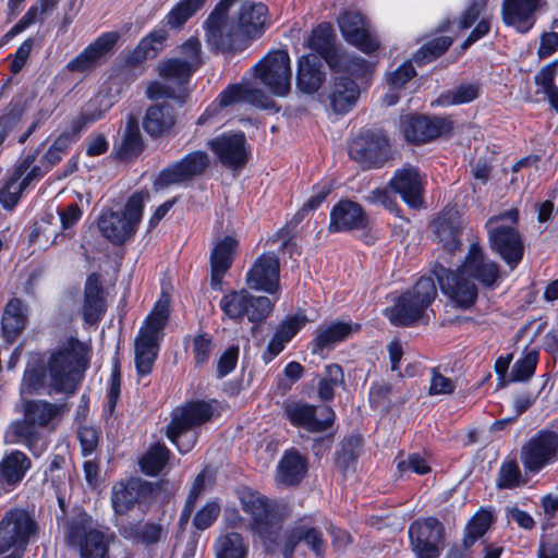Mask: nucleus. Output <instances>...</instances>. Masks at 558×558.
I'll return each instance as SVG.
<instances>
[{
  "label": "nucleus",
  "instance_id": "obj_2",
  "mask_svg": "<svg viewBox=\"0 0 558 558\" xmlns=\"http://www.w3.org/2000/svg\"><path fill=\"white\" fill-rule=\"evenodd\" d=\"M22 417L13 420L7 427L9 444L23 445L34 457H40L48 448L41 429L47 428L64 413V404L44 399H27L21 404Z\"/></svg>",
  "mask_w": 558,
  "mask_h": 558
},
{
  "label": "nucleus",
  "instance_id": "obj_9",
  "mask_svg": "<svg viewBox=\"0 0 558 558\" xmlns=\"http://www.w3.org/2000/svg\"><path fill=\"white\" fill-rule=\"evenodd\" d=\"M234 0H220L204 23L207 44L211 51L234 54L244 50L239 29L228 22V12Z\"/></svg>",
  "mask_w": 558,
  "mask_h": 558
},
{
  "label": "nucleus",
  "instance_id": "obj_53",
  "mask_svg": "<svg viewBox=\"0 0 558 558\" xmlns=\"http://www.w3.org/2000/svg\"><path fill=\"white\" fill-rule=\"evenodd\" d=\"M93 518L84 509H78L69 520H65V538L70 546L75 547L94 531Z\"/></svg>",
  "mask_w": 558,
  "mask_h": 558
},
{
  "label": "nucleus",
  "instance_id": "obj_60",
  "mask_svg": "<svg viewBox=\"0 0 558 558\" xmlns=\"http://www.w3.org/2000/svg\"><path fill=\"white\" fill-rule=\"evenodd\" d=\"M121 395V364L116 355L112 360L109 386L107 389V403L104 407L106 420L114 416L116 408Z\"/></svg>",
  "mask_w": 558,
  "mask_h": 558
},
{
  "label": "nucleus",
  "instance_id": "obj_13",
  "mask_svg": "<svg viewBox=\"0 0 558 558\" xmlns=\"http://www.w3.org/2000/svg\"><path fill=\"white\" fill-rule=\"evenodd\" d=\"M290 56L284 49H277L264 56L255 65V76L278 97H284L291 89Z\"/></svg>",
  "mask_w": 558,
  "mask_h": 558
},
{
  "label": "nucleus",
  "instance_id": "obj_14",
  "mask_svg": "<svg viewBox=\"0 0 558 558\" xmlns=\"http://www.w3.org/2000/svg\"><path fill=\"white\" fill-rule=\"evenodd\" d=\"M318 407L304 400L287 399L282 403V415L295 428L312 434L330 429L337 420V414L330 405L323 408V417L317 416Z\"/></svg>",
  "mask_w": 558,
  "mask_h": 558
},
{
  "label": "nucleus",
  "instance_id": "obj_51",
  "mask_svg": "<svg viewBox=\"0 0 558 558\" xmlns=\"http://www.w3.org/2000/svg\"><path fill=\"white\" fill-rule=\"evenodd\" d=\"M481 95V84L478 82L462 83L453 89L442 92L435 104L439 107H450L470 104Z\"/></svg>",
  "mask_w": 558,
  "mask_h": 558
},
{
  "label": "nucleus",
  "instance_id": "obj_28",
  "mask_svg": "<svg viewBox=\"0 0 558 558\" xmlns=\"http://www.w3.org/2000/svg\"><path fill=\"white\" fill-rule=\"evenodd\" d=\"M120 34L118 32H106L99 35L93 43L86 46L75 58L70 60L65 69L69 72L83 73L93 70L101 58L109 53L118 40Z\"/></svg>",
  "mask_w": 558,
  "mask_h": 558
},
{
  "label": "nucleus",
  "instance_id": "obj_18",
  "mask_svg": "<svg viewBox=\"0 0 558 558\" xmlns=\"http://www.w3.org/2000/svg\"><path fill=\"white\" fill-rule=\"evenodd\" d=\"M521 461L526 472L537 474L558 461V434L542 428L522 447Z\"/></svg>",
  "mask_w": 558,
  "mask_h": 558
},
{
  "label": "nucleus",
  "instance_id": "obj_30",
  "mask_svg": "<svg viewBox=\"0 0 558 558\" xmlns=\"http://www.w3.org/2000/svg\"><path fill=\"white\" fill-rule=\"evenodd\" d=\"M28 324V306L20 298H11L4 305L0 322L3 343L12 345L22 336Z\"/></svg>",
  "mask_w": 558,
  "mask_h": 558
},
{
  "label": "nucleus",
  "instance_id": "obj_32",
  "mask_svg": "<svg viewBox=\"0 0 558 558\" xmlns=\"http://www.w3.org/2000/svg\"><path fill=\"white\" fill-rule=\"evenodd\" d=\"M32 468L28 456L14 449L0 460V496L13 492Z\"/></svg>",
  "mask_w": 558,
  "mask_h": 558
},
{
  "label": "nucleus",
  "instance_id": "obj_52",
  "mask_svg": "<svg viewBox=\"0 0 558 558\" xmlns=\"http://www.w3.org/2000/svg\"><path fill=\"white\" fill-rule=\"evenodd\" d=\"M135 369L140 377L149 375L160 350L159 342H153L142 338H135Z\"/></svg>",
  "mask_w": 558,
  "mask_h": 558
},
{
  "label": "nucleus",
  "instance_id": "obj_55",
  "mask_svg": "<svg viewBox=\"0 0 558 558\" xmlns=\"http://www.w3.org/2000/svg\"><path fill=\"white\" fill-rule=\"evenodd\" d=\"M216 558H246L248 547L238 532H229L215 543Z\"/></svg>",
  "mask_w": 558,
  "mask_h": 558
},
{
  "label": "nucleus",
  "instance_id": "obj_25",
  "mask_svg": "<svg viewBox=\"0 0 558 558\" xmlns=\"http://www.w3.org/2000/svg\"><path fill=\"white\" fill-rule=\"evenodd\" d=\"M425 184L420 168L411 165L397 169L389 181L390 189L411 209L424 206Z\"/></svg>",
  "mask_w": 558,
  "mask_h": 558
},
{
  "label": "nucleus",
  "instance_id": "obj_7",
  "mask_svg": "<svg viewBox=\"0 0 558 558\" xmlns=\"http://www.w3.org/2000/svg\"><path fill=\"white\" fill-rule=\"evenodd\" d=\"M348 155L361 170L383 169L393 159L390 138L383 129L362 128L348 143Z\"/></svg>",
  "mask_w": 558,
  "mask_h": 558
},
{
  "label": "nucleus",
  "instance_id": "obj_38",
  "mask_svg": "<svg viewBox=\"0 0 558 558\" xmlns=\"http://www.w3.org/2000/svg\"><path fill=\"white\" fill-rule=\"evenodd\" d=\"M114 100L108 93H97L81 108L78 114L71 121L70 128L73 134H81L88 125L104 119L113 107Z\"/></svg>",
  "mask_w": 558,
  "mask_h": 558
},
{
  "label": "nucleus",
  "instance_id": "obj_4",
  "mask_svg": "<svg viewBox=\"0 0 558 558\" xmlns=\"http://www.w3.org/2000/svg\"><path fill=\"white\" fill-rule=\"evenodd\" d=\"M520 213L513 207L490 217L485 228L490 251L511 269H515L524 257L525 245L518 229Z\"/></svg>",
  "mask_w": 558,
  "mask_h": 558
},
{
  "label": "nucleus",
  "instance_id": "obj_19",
  "mask_svg": "<svg viewBox=\"0 0 558 558\" xmlns=\"http://www.w3.org/2000/svg\"><path fill=\"white\" fill-rule=\"evenodd\" d=\"M303 521L304 519H300L283 530L278 551L282 558H294L300 544H304L316 558H324L327 543L323 531L318 526L305 524Z\"/></svg>",
  "mask_w": 558,
  "mask_h": 558
},
{
  "label": "nucleus",
  "instance_id": "obj_31",
  "mask_svg": "<svg viewBox=\"0 0 558 558\" xmlns=\"http://www.w3.org/2000/svg\"><path fill=\"white\" fill-rule=\"evenodd\" d=\"M175 124V110L167 101L148 106L142 119L144 132L153 140L170 136Z\"/></svg>",
  "mask_w": 558,
  "mask_h": 558
},
{
  "label": "nucleus",
  "instance_id": "obj_10",
  "mask_svg": "<svg viewBox=\"0 0 558 558\" xmlns=\"http://www.w3.org/2000/svg\"><path fill=\"white\" fill-rule=\"evenodd\" d=\"M327 230L331 234L361 231L360 240L365 245H374L377 241L369 216L360 203L350 198H341L332 206Z\"/></svg>",
  "mask_w": 558,
  "mask_h": 558
},
{
  "label": "nucleus",
  "instance_id": "obj_12",
  "mask_svg": "<svg viewBox=\"0 0 558 558\" xmlns=\"http://www.w3.org/2000/svg\"><path fill=\"white\" fill-rule=\"evenodd\" d=\"M37 531L38 524L27 510L9 509L0 520V555L13 549L12 553H21L23 557Z\"/></svg>",
  "mask_w": 558,
  "mask_h": 558
},
{
  "label": "nucleus",
  "instance_id": "obj_43",
  "mask_svg": "<svg viewBox=\"0 0 558 558\" xmlns=\"http://www.w3.org/2000/svg\"><path fill=\"white\" fill-rule=\"evenodd\" d=\"M114 156L120 161L137 159L145 150V143L140 130V122L134 116L126 120L119 144H114Z\"/></svg>",
  "mask_w": 558,
  "mask_h": 558
},
{
  "label": "nucleus",
  "instance_id": "obj_44",
  "mask_svg": "<svg viewBox=\"0 0 558 558\" xmlns=\"http://www.w3.org/2000/svg\"><path fill=\"white\" fill-rule=\"evenodd\" d=\"M98 228L101 234L114 245L124 244L136 232L120 211L112 209L100 215Z\"/></svg>",
  "mask_w": 558,
  "mask_h": 558
},
{
  "label": "nucleus",
  "instance_id": "obj_34",
  "mask_svg": "<svg viewBox=\"0 0 558 558\" xmlns=\"http://www.w3.org/2000/svg\"><path fill=\"white\" fill-rule=\"evenodd\" d=\"M539 0H504L501 19L505 25L513 27L520 34L529 33L534 24V13Z\"/></svg>",
  "mask_w": 558,
  "mask_h": 558
},
{
  "label": "nucleus",
  "instance_id": "obj_61",
  "mask_svg": "<svg viewBox=\"0 0 558 558\" xmlns=\"http://www.w3.org/2000/svg\"><path fill=\"white\" fill-rule=\"evenodd\" d=\"M75 547L80 548L82 558H107L109 544L105 534L99 530H94L87 534L81 544Z\"/></svg>",
  "mask_w": 558,
  "mask_h": 558
},
{
  "label": "nucleus",
  "instance_id": "obj_56",
  "mask_svg": "<svg viewBox=\"0 0 558 558\" xmlns=\"http://www.w3.org/2000/svg\"><path fill=\"white\" fill-rule=\"evenodd\" d=\"M206 0H180L165 16L161 23L171 28H181L201 8Z\"/></svg>",
  "mask_w": 558,
  "mask_h": 558
},
{
  "label": "nucleus",
  "instance_id": "obj_16",
  "mask_svg": "<svg viewBox=\"0 0 558 558\" xmlns=\"http://www.w3.org/2000/svg\"><path fill=\"white\" fill-rule=\"evenodd\" d=\"M210 157L205 150L196 149L161 169L154 181L156 189H166L193 181L206 173Z\"/></svg>",
  "mask_w": 558,
  "mask_h": 558
},
{
  "label": "nucleus",
  "instance_id": "obj_11",
  "mask_svg": "<svg viewBox=\"0 0 558 558\" xmlns=\"http://www.w3.org/2000/svg\"><path fill=\"white\" fill-rule=\"evenodd\" d=\"M400 129L407 143L421 146L439 137L450 136L454 130L451 117L412 112L400 120Z\"/></svg>",
  "mask_w": 558,
  "mask_h": 558
},
{
  "label": "nucleus",
  "instance_id": "obj_58",
  "mask_svg": "<svg viewBox=\"0 0 558 558\" xmlns=\"http://www.w3.org/2000/svg\"><path fill=\"white\" fill-rule=\"evenodd\" d=\"M493 523V515L489 511H477L465 524L463 531V543L465 546H474L489 530Z\"/></svg>",
  "mask_w": 558,
  "mask_h": 558
},
{
  "label": "nucleus",
  "instance_id": "obj_63",
  "mask_svg": "<svg viewBox=\"0 0 558 558\" xmlns=\"http://www.w3.org/2000/svg\"><path fill=\"white\" fill-rule=\"evenodd\" d=\"M539 360V352L531 350L523 353V356L515 361L512 366V379L517 381H526L535 374L537 363Z\"/></svg>",
  "mask_w": 558,
  "mask_h": 558
},
{
  "label": "nucleus",
  "instance_id": "obj_42",
  "mask_svg": "<svg viewBox=\"0 0 558 558\" xmlns=\"http://www.w3.org/2000/svg\"><path fill=\"white\" fill-rule=\"evenodd\" d=\"M308 47L323 59L328 68L337 64V58L342 51L336 45V34L330 23L323 22L314 27L308 38Z\"/></svg>",
  "mask_w": 558,
  "mask_h": 558
},
{
  "label": "nucleus",
  "instance_id": "obj_6",
  "mask_svg": "<svg viewBox=\"0 0 558 558\" xmlns=\"http://www.w3.org/2000/svg\"><path fill=\"white\" fill-rule=\"evenodd\" d=\"M437 298V286L432 276H422L411 288L395 299L385 315L396 327H412L426 316Z\"/></svg>",
  "mask_w": 558,
  "mask_h": 558
},
{
  "label": "nucleus",
  "instance_id": "obj_37",
  "mask_svg": "<svg viewBox=\"0 0 558 558\" xmlns=\"http://www.w3.org/2000/svg\"><path fill=\"white\" fill-rule=\"evenodd\" d=\"M168 37L169 33L163 26L154 28L125 56V64L136 68L148 59H155L163 50Z\"/></svg>",
  "mask_w": 558,
  "mask_h": 558
},
{
  "label": "nucleus",
  "instance_id": "obj_49",
  "mask_svg": "<svg viewBox=\"0 0 558 558\" xmlns=\"http://www.w3.org/2000/svg\"><path fill=\"white\" fill-rule=\"evenodd\" d=\"M170 449L161 441L151 444L138 460V466L146 476H158L168 465Z\"/></svg>",
  "mask_w": 558,
  "mask_h": 558
},
{
  "label": "nucleus",
  "instance_id": "obj_26",
  "mask_svg": "<svg viewBox=\"0 0 558 558\" xmlns=\"http://www.w3.org/2000/svg\"><path fill=\"white\" fill-rule=\"evenodd\" d=\"M238 250L239 241L232 235H225L211 248L209 265L213 291H223L225 277L233 265Z\"/></svg>",
  "mask_w": 558,
  "mask_h": 558
},
{
  "label": "nucleus",
  "instance_id": "obj_20",
  "mask_svg": "<svg viewBox=\"0 0 558 558\" xmlns=\"http://www.w3.org/2000/svg\"><path fill=\"white\" fill-rule=\"evenodd\" d=\"M207 147L226 168L239 170L251 156L244 132H223L207 142Z\"/></svg>",
  "mask_w": 558,
  "mask_h": 558
},
{
  "label": "nucleus",
  "instance_id": "obj_40",
  "mask_svg": "<svg viewBox=\"0 0 558 558\" xmlns=\"http://www.w3.org/2000/svg\"><path fill=\"white\" fill-rule=\"evenodd\" d=\"M326 81V73L318 56L305 54L298 60L296 87L306 95H313Z\"/></svg>",
  "mask_w": 558,
  "mask_h": 558
},
{
  "label": "nucleus",
  "instance_id": "obj_35",
  "mask_svg": "<svg viewBox=\"0 0 558 558\" xmlns=\"http://www.w3.org/2000/svg\"><path fill=\"white\" fill-rule=\"evenodd\" d=\"M219 107L226 108L240 101H246L260 109H274L276 102L259 88L240 83L229 84L217 97Z\"/></svg>",
  "mask_w": 558,
  "mask_h": 558
},
{
  "label": "nucleus",
  "instance_id": "obj_23",
  "mask_svg": "<svg viewBox=\"0 0 558 558\" xmlns=\"http://www.w3.org/2000/svg\"><path fill=\"white\" fill-rule=\"evenodd\" d=\"M245 284L253 291L275 295L280 291V262L275 253L260 254L245 274Z\"/></svg>",
  "mask_w": 558,
  "mask_h": 558
},
{
  "label": "nucleus",
  "instance_id": "obj_15",
  "mask_svg": "<svg viewBox=\"0 0 558 558\" xmlns=\"http://www.w3.org/2000/svg\"><path fill=\"white\" fill-rule=\"evenodd\" d=\"M410 547L416 558H439L445 541V525L436 517L414 520L408 530Z\"/></svg>",
  "mask_w": 558,
  "mask_h": 558
},
{
  "label": "nucleus",
  "instance_id": "obj_5",
  "mask_svg": "<svg viewBox=\"0 0 558 558\" xmlns=\"http://www.w3.org/2000/svg\"><path fill=\"white\" fill-rule=\"evenodd\" d=\"M215 401L191 400L172 411L171 421L166 428V437L181 454L190 452L195 447L198 434L191 430L213 418Z\"/></svg>",
  "mask_w": 558,
  "mask_h": 558
},
{
  "label": "nucleus",
  "instance_id": "obj_27",
  "mask_svg": "<svg viewBox=\"0 0 558 558\" xmlns=\"http://www.w3.org/2000/svg\"><path fill=\"white\" fill-rule=\"evenodd\" d=\"M108 308L107 293L99 272L86 277L83 293L82 317L85 324L97 326Z\"/></svg>",
  "mask_w": 558,
  "mask_h": 558
},
{
  "label": "nucleus",
  "instance_id": "obj_62",
  "mask_svg": "<svg viewBox=\"0 0 558 558\" xmlns=\"http://www.w3.org/2000/svg\"><path fill=\"white\" fill-rule=\"evenodd\" d=\"M215 343L210 333L202 331L192 339V353L194 368H202L206 365L214 352Z\"/></svg>",
  "mask_w": 558,
  "mask_h": 558
},
{
  "label": "nucleus",
  "instance_id": "obj_54",
  "mask_svg": "<svg viewBox=\"0 0 558 558\" xmlns=\"http://www.w3.org/2000/svg\"><path fill=\"white\" fill-rule=\"evenodd\" d=\"M453 43L450 36H438L423 44L413 54L412 60L418 66L426 65L444 56Z\"/></svg>",
  "mask_w": 558,
  "mask_h": 558
},
{
  "label": "nucleus",
  "instance_id": "obj_24",
  "mask_svg": "<svg viewBox=\"0 0 558 558\" xmlns=\"http://www.w3.org/2000/svg\"><path fill=\"white\" fill-rule=\"evenodd\" d=\"M338 27L344 40L365 54L380 48V43L366 27V17L357 11L345 10L338 17Z\"/></svg>",
  "mask_w": 558,
  "mask_h": 558
},
{
  "label": "nucleus",
  "instance_id": "obj_47",
  "mask_svg": "<svg viewBox=\"0 0 558 558\" xmlns=\"http://www.w3.org/2000/svg\"><path fill=\"white\" fill-rule=\"evenodd\" d=\"M307 472V460L296 450L286 451L278 463V481L298 486Z\"/></svg>",
  "mask_w": 558,
  "mask_h": 558
},
{
  "label": "nucleus",
  "instance_id": "obj_3",
  "mask_svg": "<svg viewBox=\"0 0 558 558\" xmlns=\"http://www.w3.org/2000/svg\"><path fill=\"white\" fill-rule=\"evenodd\" d=\"M242 510L250 517V526L268 555L279 551L286 520L284 508L257 490L244 488L240 495Z\"/></svg>",
  "mask_w": 558,
  "mask_h": 558
},
{
  "label": "nucleus",
  "instance_id": "obj_36",
  "mask_svg": "<svg viewBox=\"0 0 558 558\" xmlns=\"http://www.w3.org/2000/svg\"><path fill=\"white\" fill-rule=\"evenodd\" d=\"M120 534L133 544L150 547L167 538L168 529L160 520H140L124 524Z\"/></svg>",
  "mask_w": 558,
  "mask_h": 558
},
{
  "label": "nucleus",
  "instance_id": "obj_39",
  "mask_svg": "<svg viewBox=\"0 0 558 558\" xmlns=\"http://www.w3.org/2000/svg\"><path fill=\"white\" fill-rule=\"evenodd\" d=\"M433 231L436 241L442 245V248L453 254L462 246V229L459 217L451 211H444L433 220Z\"/></svg>",
  "mask_w": 558,
  "mask_h": 558
},
{
  "label": "nucleus",
  "instance_id": "obj_17",
  "mask_svg": "<svg viewBox=\"0 0 558 558\" xmlns=\"http://www.w3.org/2000/svg\"><path fill=\"white\" fill-rule=\"evenodd\" d=\"M430 271L432 277L437 280L440 291L457 307L468 310L475 304L478 298L477 286L465 275H462V271L454 272L438 262L434 264Z\"/></svg>",
  "mask_w": 558,
  "mask_h": 558
},
{
  "label": "nucleus",
  "instance_id": "obj_46",
  "mask_svg": "<svg viewBox=\"0 0 558 558\" xmlns=\"http://www.w3.org/2000/svg\"><path fill=\"white\" fill-rule=\"evenodd\" d=\"M363 446L364 438L360 434L347 435L340 441L339 449L335 452V465L342 475L355 472Z\"/></svg>",
  "mask_w": 558,
  "mask_h": 558
},
{
  "label": "nucleus",
  "instance_id": "obj_8",
  "mask_svg": "<svg viewBox=\"0 0 558 558\" xmlns=\"http://www.w3.org/2000/svg\"><path fill=\"white\" fill-rule=\"evenodd\" d=\"M247 288L232 289L225 293L219 301L223 316L234 323L246 318L253 328L259 327L271 315L279 296L271 300L266 295H254Z\"/></svg>",
  "mask_w": 558,
  "mask_h": 558
},
{
  "label": "nucleus",
  "instance_id": "obj_57",
  "mask_svg": "<svg viewBox=\"0 0 558 558\" xmlns=\"http://www.w3.org/2000/svg\"><path fill=\"white\" fill-rule=\"evenodd\" d=\"M190 61L181 58H170L162 62L159 75L166 80H175L179 85H185L194 74Z\"/></svg>",
  "mask_w": 558,
  "mask_h": 558
},
{
  "label": "nucleus",
  "instance_id": "obj_21",
  "mask_svg": "<svg viewBox=\"0 0 558 558\" xmlns=\"http://www.w3.org/2000/svg\"><path fill=\"white\" fill-rule=\"evenodd\" d=\"M462 275L484 289H495L501 279L500 265L488 258L483 247L474 242L470 245L461 266Z\"/></svg>",
  "mask_w": 558,
  "mask_h": 558
},
{
  "label": "nucleus",
  "instance_id": "obj_29",
  "mask_svg": "<svg viewBox=\"0 0 558 558\" xmlns=\"http://www.w3.org/2000/svg\"><path fill=\"white\" fill-rule=\"evenodd\" d=\"M268 15V8L266 4L258 2L245 1L242 3L236 28L239 29L241 39L244 45V50L247 48L250 41L262 37L266 31V17Z\"/></svg>",
  "mask_w": 558,
  "mask_h": 558
},
{
  "label": "nucleus",
  "instance_id": "obj_50",
  "mask_svg": "<svg viewBox=\"0 0 558 558\" xmlns=\"http://www.w3.org/2000/svg\"><path fill=\"white\" fill-rule=\"evenodd\" d=\"M345 385L343 367L338 363L325 365L324 374L317 383V398L323 403L333 401L337 388H343Z\"/></svg>",
  "mask_w": 558,
  "mask_h": 558
},
{
  "label": "nucleus",
  "instance_id": "obj_22",
  "mask_svg": "<svg viewBox=\"0 0 558 558\" xmlns=\"http://www.w3.org/2000/svg\"><path fill=\"white\" fill-rule=\"evenodd\" d=\"M155 493V485L138 477L116 482L111 488V507L118 515H126L136 505L145 502Z\"/></svg>",
  "mask_w": 558,
  "mask_h": 558
},
{
  "label": "nucleus",
  "instance_id": "obj_1",
  "mask_svg": "<svg viewBox=\"0 0 558 558\" xmlns=\"http://www.w3.org/2000/svg\"><path fill=\"white\" fill-rule=\"evenodd\" d=\"M89 348L76 337H69L50 353L47 363L41 356L28 362L23 383L29 393L45 387L47 374L50 387L57 393L73 396L89 367Z\"/></svg>",
  "mask_w": 558,
  "mask_h": 558
},
{
  "label": "nucleus",
  "instance_id": "obj_59",
  "mask_svg": "<svg viewBox=\"0 0 558 558\" xmlns=\"http://www.w3.org/2000/svg\"><path fill=\"white\" fill-rule=\"evenodd\" d=\"M526 484L515 459H506L500 464L496 478V487L500 490L515 489Z\"/></svg>",
  "mask_w": 558,
  "mask_h": 558
},
{
  "label": "nucleus",
  "instance_id": "obj_33",
  "mask_svg": "<svg viewBox=\"0 0 558 558\" xmlns=\"http://www.w3.org/2000/svg\"><path fill=\"white\" fill-rule=\"evenodd\" d=\"M353 330L351 322L335 320L318 327L307 348L313 355H323L325 351H332L338 344L347 341Z\"/></svg>",
  "mask_w": 558,
  "mask_h": 558
},
{
  "label": "nucleus",
  "instance_id": "obj_64",
  "mask_svg": "<svg viewBox=\"0 0 558 558\" xmlns=\"http://www.w3.org/2000/svg\"><path fill=\"white\" fill-rule=\"evenodd\" d=\"M307 323L308 318L304 313H295L280 322L275 332L289 343Z\"/></svg>",
  "mask_w": 558,
  "mask_h": 558
},
{
  "label": "nucleus",
  "instance_id": "obj_45",
  "mask_svg": "<svg viewBox=\"0 0 558 558\" xmlns=\"http://www.w3.org/2000/svg\"><path fill=\"white\" fill-rule=\"evenodd\" d=\"M337 58V64L329 68L332 73H343L345 76L361 83L371 82L375 72L376 63L366 60L357 54L342 50Z\"/></svg>",
  "mask_w": 558,
  "mask_h": 558
},
{
  "label": "nucleus",
  "instance_id": "obj_41",
  "mask_svg": "<svg viewBox=\"0 0 558 558\" xmlns=\"http://www.w3.org/2000/svg\"><path fill=\"white\" fill-rule=\"evenodd\" d=\"M357 83L348 76H335L328 95L329 106L337 114L352 110L360 97Z\"/></svg>",
  "mask_w": 558,
  "mask_h": 558
},
{
  "label": "nucleus",
  "instance_id": "obj_48",
  "mask_svg": "<svg viewBox=\"0 0 558 558\" xmlns=\"http://www.w3.org/2000/svg\"><path fill=\"white\" fill-rule=\"evenodd\" d=\"M169 316L170 311L168 304L156 303L151 312L145 317L143 326L140 328L136 337L160 343Z\"/></svg>",
  "mask_w": 558,
  "mask_h": 558
}]
</instances>
